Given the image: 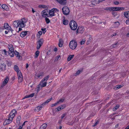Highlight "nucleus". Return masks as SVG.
Returning a JSON list of instances; mask_svg holds the SVG:
<instances>
[{
	"mask_svg": "<svg viewBox=\"0 0 129 129\" xmlns=\"http://www.w3.org/2000/svg\"><path fill=\"white\" fill-rule=\"evenodd\" d=\"M43 42V40L41 39L37 42V48L38 50L41 47L42 45Z\"/></svg>",
	"mask_w": 129,
	"mask_h": 129,
	"instance_id": "obj_7",
	"label": "nucleus"
},
{
	"mask_svg": "<svg viewBox=\"0 0 129 129\" xmlns=\"http://www.w3.org/2000/svg\"><path fill=\"white\" fill-rule=\"evenodd\" d=\"M14 69L17 72H17H20L19 69L18 67L16 65H15L14 66Z\"/></svg>",
	"mask_w": 129,
	"mask_h": 129,
	"instance_id": "obj_27",
	"label": "nucleus"
},
{
	"mask_svg": "<svg viewBox=\"0 0 129 129\" xmlns=\"http://www.w3.org/2000/svg\"><path fill=\"white\" fill-rule=\"evenodd\" d=\"M39 8H44L46 7V6L43 5H41L39 6Z\"/></svg>",
	"mask_w": 129,
	"mask_h": 129,
	"instance_id": "obj_44",
	"label": "nucleus"
},
{
	"mask_svg": "<svg viewBox=\"0 0 129 129\" xmlns=\"http://www.w3.org/2000/svg\"><path fill=\"white\" fill-rule=\"evenodd\" d=\"M77 46V42L75 40L71 41L69 44V46L70 48L72 49H75Z\"/></svg>",
	"mask_w": 129,
	"mask_h": 129,
	"instance_id": "obj_3",
	"label": "nucleus"
},
{
	"mask_svg": "<svg viewBox=\"0 0 129 129\" xmlns=\"http://www.w3.org/2000/svg\"><path fill=\"white\" fill-rule=\"evenodd\" d=\"M28 66H29L28 64V63H27L26 64V68H27L28 67Z\"/></svg>",
	"mask_w": 129,
	"mask_h": 129,
	"instance_id": "obj_61",
	"label": "nucleus"
},
{
	"mask_svg": "<svg viewBox=\"0 0 129 129\" xmlns=\"http://www.w3.org/2000/svg\"><path fill=\"white\" fill-rule=\"evenodd\" d=\"M47 126V124L44 123L40 127L39 129H45Z\"/></svg>",
	"mask_w": 129,
	"mask_h": 129,
	"instance_id": "obj_25",
	"label": "nucleus"
},
{
	"mask_svg": "<svg viewBox=\"0 0 129 129\" xmlns=\"http://www.w3.org/2000/svg\"><path fill=\"white\" fill-rule=\"evenodd\" d=\"M64 100V98L61 99L59 100L58 101V102H57V103L58 104V103H62L63 102Z\"/></svg>",
	"mask_w": 129,
	"mask_h": 129,
	"instance_id": "obj_38",
	"label": "nucleus"
},
{
	"mask_svg": "<svg viewBox=\"0 0 129 129\" xmlns=\"http://www.w3.org/2000/svg\"><path fill=\"white\" fill-rule=\"evenodd\" d=\"M2 7L3 9L6 11H8L9 10L8 7L5 4H3L2 6Z\"/></svg>",
	"mask_w": 129,
	"mask_h": 129,
	"instance_id": "obj_19",
	"label": "nucleus"
},
{
	"mask_svg": "<svg viewBox=\"0 0 129 129\" xmlns=\"http://www.w3.org/2000/svg\"><path fill=\"white\" fill-rule=\"evenodd\" d=\"M27 32L26 31L22 32L20 34V36L22 38L24 37L26 35Z\"/></svg>",
	"mask_w": 129,
	"mask_h": 129,
	"instance_id": "obj_20",
	"label": "nucleus"
},
{
	"mask_svg": "<svg viewBox=\"0 0 129 129\" xmlns=\"http://www.w3.org/2000/svg\"><path fill=\"white\" fill-rule=\"evenodd\" d=\"M40 53V52L39 51H37L35 53V58H36L38 57Z\"/></svg>",
	"mask_w": 129,
	"mask_h": 129,
	"instance_id": "obj_35",
	"label": "nucleus"
},
{
	"mask_svg": "<svg viewBox=\"0 0 129 129\" xmlns=\"http://www.w3.org/2000/svg\"><path fill=\"white\" fill-rule=\"evenodd\" d=\"M58 103H56L55 104H52L51 105V107H53L54 106H56V105H57Z\"/></svg>",
	"mask_w": 129,
	"mask_h": 129,
	"instance_id": "obj_57",
	"label": "nucleus"
},
{
	"mask_svg": "<svg viewBox=\"0 0 129 129\" xmlns=\"http://www.w3.org/2000/svg\"><path fill=\"white\" fill-rule=\"evenodd\" d=\"M3 51L4 52V53L5 54H7V52H6L5 50H3Z\"/></svg>",
	"mask_w": 129,
	"mask_h": 129,
	"instance_id": "obj_58",
	"label": "nucleus"
},
{
	"mask_svg": "<svg viewBox=\"0 0 129 129\" xmlns=\"http://www.w3.org/2000/svg\"><path fill=\"white\" fill-rule=\"evenodd\" d=\"M43 42V40L41 39L37 42V48L38 50L41 47L42 45Z\"/></svg>",
	"mask_w": 129,
	"mask_h": 129,
	"instance_id": "obj_8",
	"label": "nucleus"
},
{
	"mask_svg": "<svg viewBox=\"0 0 129 129\" xmlns=\"http://www.w3.org/2000/svg\"><path fill=\"white\" fill-rule=\"evenodd\" d=\"M21 117L20 116H18L17 118V122H19L21 120Z\"/></svg>",
	"mask_w": 129,
	"mask_h": 129,
	"instance_id": "obj_40",
	"label": "nucleus"
},
{
	"mask_svg": "<svg viewBox=\"0 0 129 129\" xmlns=\"http://www.w3.org/2000/svg\"><path fill=\"white\" fill-rule=\"evenodd\" d=\"M105 10L107 11L109 10L111 11H112V7L106 8L105 9Z\"/></svg>",
	"mask_w": 129,
	"mask_h": 129,
	"instance_id": "obj_46",
	"label": "nucleus"
},
{
	"mask_svg": "<svg viewBox=\"0 0 129 129\" xmlns=\"http://www.w3.org/2000/svg\"><path fill=\"white\" fill-rule=\"evenodd\" d=\"M9 52H11V51H14V48L13 46L12 45H11L9 46Z\"/></svg>",
	"mask_w": 129,
	"mask_h": 129,
	"instance_id": "obj_29",
	"label": "nucleus"
},
{
	"mask_svg": "<svg viewBox=\"0 0 129 129\" xmlns=\"http://www.w3.org/2000/svg\"><path fill=\"white\" fill-rule=\"evenodd\" d=\"M68 21L66 20H64L63 21V24L65 25H67L68 24Z\"/></svg>",
	"mask_w": 129,
	"mask_h": 129,
	"instance_id": "obj_37",
	"label": "nucleus"
},
{
	"mask_svg": "<svg viewBox=\"0 0 129 129\" xmlns=\"http://www.w3.org/2000/svg\"><path fill=\"white\" fill-rule=\"evenodd\" d=\"M47 82L44 81L43 80L41 81L40 83L39 84V85L43 87L45 86L46 85Z\"/></svg>",
	"mask_w": 129,
	"mask_h": 129,
	"instance_id": "obj_15",
	"label": "nucleus"
},
{
	"mask_svg": "<svg viewBox=\"0 0 129 129\" xmlns=\"http://www.w3.org/2000/svg\"><path fill=\"white\" fill-rule=\"evenodd\" d=\"M60 56H57L55 58L54 61L56 62L59 59V58H60Z\"/></svg>",
	"mask_w": 129,
	"mask_h": 129,
	"instance_id": "obj_48",
	"label": "nucleus"
},
{
	"mask_svg": "<svg viewBox=\"0 0 129 129\" xmlns=\"http://www.w3.org/2000/svg\"><path fill=\"white\" fill-rule=\"evenodd\" d=\"M99 123V121H96L95 123H94V124L93 125V127H94L95 126H96Z\"/></svg>",
	"mask_w": 129,
	"mask_h": 129,
	"instance_id": "obj_53",
	"label": "nucleus"
},
{
	"mask_svg": "<svg viewBox=\"0 0 129 129\" xmlns=\"http://www.w3.org/2000/svg\"><path fill=\"white\" fill-rule=\"evenodd\" d=\"M69 25L71 29L72 30H76L77 27V23L74 20L71 21Z\"/></svg>",
	"mask_w": 129,
	"mask_h": 129,
	"instance_id": "obj_4",
	"label": "nucleus"
},
{
	"mask_svg": "<svg viewBox=\"0 0 129 129\" xmlns=\"http://www.w3.org/2000/svg\"><path fill=\"white\" fill-rule=\"evenodd\" d=\"M119 107V106L118 105H116V106L115 107L113 108V110L114 111H115L116 110H117Z\"/></svg>",
	"mask_w": 129,
	"mask_h": 129,
	"instance_id": "obj_36",
	"label": "nucleus"
},
{
	"mask_svg": "<svg viewBox=\"0 0 129 129\" xmlns=\"http://www.w3.org/2000/svg\"><path fill=\"white\" fill-rule=\"evenodd\" d=\"M42 31H39L37 34V37L38 38H40V36L42 35Z\"/></svg>",
	"mask_w": 129,
	"mask_h": 129,
	"instance_id": "obj_32",
	"label": "nucleus"
},
{
	"mask_svg": "<svg viewBox=\"0 0 129 129\" xmlns=\"http://www.w3.org/2000/svg\"><path fill=\"white\" fill-rule=\"evenodd\" d=\"M74 56V55H71L69 56L68 58V60L70 61L73 58Z\"/></svg>",
	"mask_w": 129,
	"mask_h": 129,
	"instance_id": "obj_30",
	"label": "nucleus"
},
{
	"mask_svg": "<svg viewBox=\"0 0 129 129\" xmlns=\"http://www.w3.org/2000/svg\"><path fill=\"white\" fill-rule=\"evenodd\" d=\"M63 41L62 39H60L59 40V43L58 44V46L59 47H61L63 45Z\"/></svg>",
	"mask_w": 129,
	"mask_h": 129,
	"instance_id": "obj_28",
	"label": "nucleus"
},
{
	"mask_svg": "<svg viewBox=\"0 0 129 129\" xmlns=\"http://www.w3.org/2000/svg\"><path fill=\"white\" fill-rule=\"evenodd\" d=\"M118 43L117 42L115 43L112 46L113 48H115L117 47V46L118 45Z\"/></svg>",
	"mask_w": 129,
	"mask_h": 129,
	"instance_id": "obj_45",
	"label": "nucleus"
},
{
	"mask_svg": "<svg viewBox=\"0 0 129 129\" xmlns=\"http://www.w3.org/2000/svg\"><path fill=\"white\" fill-rule=\"evenodd\" d=\"M125 129H129V125L127 126L126 127Z\"/></svg>",
	"mask_w": 129,
	"mask_h": 129,
	"instance_id": "obj_64",
	"label": "nucleus"
},
{
	"mask_svg": "<svg viewBox=\"0 0 129 129\" xmlns=\"http://www.w3.org/2000/svg\"><path fill=\"white\" fill-rule=\"evenodd\" d=\"M59 11L56 9H53L49 11V14L50 16H54L55 15L54 14L55 12H58Z\"/></svg>",
	"mask_w": 129,
	"mask_h": 129,
	"instance_id": "obj_10",
	"label": "nucleus"
},
{
	"mask_svg": "<svg viewBox=\"0 0 129 129\" xmlns=\"http://www.w3.org/2000/svg\"><path fill=\"white\" fill-rule=\"evenodd\" d=\"M60 5H65L67 3L66 0H56Z\"/></svg>",
	"mask_w": 129,
	"mask_h": 129,
	"instance_id": "obj_13",
	"label": "nucleus"
},
{
	"mask_svg": "<svg viewBox=\"0 0 129 129\" xmlns=\"http://www.w3.org/2000/svg\"><path fill=\"white\" fill-rule=\"evenodd\" d=\"M32 11L33 13H34L35 12V11L33 8H32Z\"/></svg>",
	"mask_w": 129,
	"mask_h": 129,
	"instance_id": "obj_62",
	"label": "nucleus"
},
{
	"mask_svg": "<svg viewBox=\"0 0 129 129\" xmlns=\"http://www.w3.org/2000/svg\"><path fill=\"white\" fill-rule=\"evenodd\" d=\"M43 76V73H41L38 74L37 76L38 78H42V77Z\"/></svg>",
	"mask_w": 129,
	"mask_h": 129,
	"instance_id": "obj_39",
	"label": "nucleus"
},
{
	"mask_svg": "<svg viewBox=\"0 0 129 129\" xmlns=\"http://www.w3.org/2000/svg\"><path fill=\"white\" fill-rule=\"evenodd\" d=\"M66 107L65 105L64 104L60 106L59 107H58L56 109H57V110L58 111H59L63 109H64Z\"/></svg>",
	"mask_w": 129,
	"mask_h": 129,
	"instance_id": "obj_16",
	"label": "nucleus"
},
{
	"mask_svg": "<svg viewBox=\"0 0 129 129\" xmlns=\"http://www.w3.org/2000/svg\"><path fill=\"white\" fill-rule=\"evenodd\" d=\"M16 114V111L15 110H14L12 111L8 116V118L11 119L12 121L13 118L15 116Z\"/></svg>",
	"mask_w": 129,
	"mask_h": 129,
	"instance_id": "obj_5",
	"label": "nucleus"
},
{
	"mask_svg": "<svg viewBox=\"0 0 129 129\" xmlns=\"http://www.w3.org/2000/svg\"><path fill=\"white\" fill-rule=\"evenodd\" d=\"M124 9V7H112V11H113L123 10Z\"/></svg>",
	"mask_w": 129,
	"mask_h": 129,
	"instance_id": "obj_11",
	"label": "nucleus"
},
{
	"mask_svg": "<svg viewBox=\"0 0 129 129\" xmlns=\"http://www.w3.org/2000/svg\"><path fill=\"white\" fill-rule=\"evenodd\" d=\"M112 13L113 15H114V16H115V15H116V14H117L116 13L114 12V11L112 12Z\"/></svg>",
	"mask_w": 129,
	"mask_h": 129,
	"instance_id": "obj_55",
	"label": "nucleus"
},
{
	"mask_svg": "<svg viewBox=\"0 0 129 129\" xmlns=\"http://www.w3.org/2000/svg\"><path fill=\"white\" fill-rule=\"evenodd\" d=\"M12 121L10 119L8 118L6 120L4 123L3 125H6L7 124H9L10 123L12 122Z\"/></svg>",
	"mask_w": 129,
	"mask_h": 129,
	"instance_id": "obj_14",
	"label": "nucleus"
},
{
	"mask_svg": "<svg viewBox=\"0 0 129 129\" xmlns=\"http://www.w3.org/2000/svg\"><path fill=\"white\" fill-rule=\"evenodd\" d=\"M41 30L43 31V33L44 34H45V33L46 32V28H42Z\"/></svg>",
	"mask_w": 129,
	"mask_h": 129,
	"instance_id": "obj_47",
	"label": "nucleus"
},
{
	"mask_svg": "<svg viewBox=\"0 0 129 129\" xmlns=\"http://www.w3.org/2000/svg\"><path fill=\"white\" fill-rule=\"evenodd\" d=\"M49 77V76L48 75L46 77H44L43 80L44 81H46L48 79Z\"/></svg>",
	"mask_w": 129,
	"mask_h": 129,
	"instance_id": "obj_42",
	"label": "nucleus"
},
{
	"mask_svg": "<svg viewBox=\"0 0 129 129\" xmlns=\"http://www.w3.org/2000/svg\"><path fill=\"white\" fill-rule=\"evenodd\" d=\"M26 22L25 19L24 18L20 20H16L13 22V25L14 27L17 28L18 26L23 28L25 26V23Z\"/></svg>",
	"mask_w": 129,
	"mask_h": 129,
	"instance_id": "obj_1",
	"label": "nucleus"
},
{
	"mask_svg": "<svg viewBox=\"0 0 129 129\" xmlns=\"http://www.w3.org/2000/svg\"><path fill=\"white\" fill-rule=\"evenodd\" d=\"M43 87L40 85H39V84L37 86V91L38 92L39 91L40 89H41Z\"/></svg>",
	"mask_w": 129,
	"mask_h": 129,
	"instance_id": "obj_34",
	"label": "nucleus"
},
{
	"mask_svg": "<svg viewBox=\"0 0 129 129\" xmlns=\"http://www.w3.org/2000/svg\"><path fill=\"white\" fill-rule=\"evenodd\" d=\"M6 64H0V69L2 70H4L5 69Z\"/></svg>",
	"mask_w": 129,
	"mask_h": 129,
	"instance_id": "obj_22",
	"label": "nucleus"
},
{
	"mask_svg": "<svg viewBox=\"0 0 129 129\" xmlns=\"http://www.w3.org/2000/svg\"><path fill=\"white\" fill-rule=\"evenodd\" d=\"M63 14L66 15H68L70 12L69 8L67 6H64L62 9Z\"/></svg>",
	"mask_w": 129,
	"mask_h": 129,
	"instance_id": "obj_6",
	"label": "nucleus"
},
{
	"mask_svg": "<svg viewBox=\"0 0 129 129\" xmlns=\"http://www.w3.org/2000/svg\"><path fill=\"white\" fill-rule=\"evenodd\" d=\"M15 54V55L19 59H21V57L20 56V54H19V53L15 51V52L14 54Z\"/></svg>",
	"mask_w": 129,
	"mask_h": 129,
	"instance_id": "obj_23",
	"label": "nucleus"
},
{
	"mask_svg": "<svg viewBox=\"0 0 129 129\" xmlns=\"http://www.w3.org/2000/svg\"><path fill=\"white\" fill-rule=\"evenodd\" d=\"M52 99V98H51L48 99L45 102L43 103L40 105L36 107L35 108V110L37 112L39 111L40 110L42 109Z\"/></svg>",
	"mask_w": 129,
	"mask_h": 129,
	"instance_id": "obj_2",
	"label": "nucleus"
},
{
	"mask_svg": "<svg viewBox=\"0 0 129 129\" xmlns=\"http://www.w3.org/2000/svg\"><path fill=\"white\" fill-rule=\"evenodd\" d=\"M117 35V34L116 33L114 34H113L111 35L112 37H113V36H115Z\"/></svg>",
	"mask_w": 129,
	"mask_h": 129,
	"instance_id": "obj_63",
	"label": "nucleus"
},
{
	"mask_svg": "<svg viewBox=\"0 0 129 129\" xmlns=\"http://www.w3.org/2000/svg\"><path fill=\"white\" fill-rule=\"evenodd\" d=\"M126 23L127 24H129V19L126 20Z\"/></svg>",
	"mask_w": 129,
	"mask_h": 129,
	"instance_id": "obj_56",
	"label": "nucleus"
},
{
	"mask_svg": "<svg viewBox=\"0 0 129 129\" xmlns=\"http://www.w3.org/2000/svg\"><path fill=\"white\" fill-rule=\"evenodd\" d=\"M92 40V38L90 37L87 40V44H89V43L91 42Z\"/></svg>",
	"mask_w": 129,
	"mask_h": 129,
	"instance_id": "obj_41",
	"label": "nucleus"
},
{
	"mask_svg": "<svg viewBox=\"0 0 129 129\" xmlns=\"http://www.w3.org/2000/svg\"><path fill=\"white\" fill-rule=\"evenodd\" d=\"M84 30L83 27L82 26H79L77 30V33H82Z\"/></svg>",
	"mask_w": 129,
	"mask_h": 129,
	"instance_id": "obj_12",
	"label": "nucleus"
},
{
	"mask_svg": "<svg viewBox=\"0 0 129 129\" xmlns=\"http://www.w3.org/2000/svg\"><path fill=\"white\" fill-rule=\"evenodd\" d=\"M124 15L127 18L129 19V11H126L124 12Z\"/></svg>",
	"mask_w": 129,
	"mask_h": 129,
	"instance_id": "obj_24",
	"label": "nucleus"
},
{
	"mask_svg": "<svg viewBox=\"0 0 129 129\" xmlns=\"http://www.w3.org/2000/svg\"><path fill=\"white\" fill-rule=\"evenodd\" d=\"M122 86L120 85H117L114 87V89H118L122 87Z\"/></svg>",
	"mask_w": 129,
	"mask_h": 129,
	"instance_id": "obj_33",
	"label": "nucleus"
},
{
	"mask_svg": "<svg viewBox=\"0 0 129 129\" xmlns=\"http://www.w3.org/2000/svg\"><path fill=\"white\" fill-rule=\"evenodd\" d=\"M18 77V81L19 82H21L23 81V76L21 72L17 73Z\"/></svg>",
	"mask_w": 129,
	"mask_h": 129,
	"instance_id": "obj_9",
	"label": "nucleus"
},
{
	"mask_svg": "<svg viewBox=\"0 0 129 129\" xmlns=\"http://www.w3.org/2000/svg\"><path fill=\"white\" fill-rule=\"evenodd\" d=\"M94 2L96 4H99L100 2H101L99 0H94Z\"/></svg>",
	"mask_w": 129,
	"mask_h": 129,
	"instance_id": "obj_50",
	"label": "nucleus"
},
{
	"mask_svg": "<svg viewBox=\"0 0 129 129\" xmlns=\"http://www.w3.org/2000/svg\"><path fill=\"white\" fill-rule=\"evenodd\" d=\"M114 4L115 5H118L119 4V3L117 1H115L113 2Z\"/></svg>",
	"mask_w": 129,
	"mask_h": 129,
	"instance_id": "obj_52",
	"label": "nucleus"
},
{
	"mask_svg": "<svg viewBox=\"0 0 129 129\" xmlns=\"http://www.w3.org/2000/svg\"><path fill=\"white\" fill-rule=\"evenodd\" d=\"M9 80V79L8 77H6L4 81L3 82V84L4 85H5L7 83Z\"/></svg>",
	"mask_w": 129,
	"mask_h": 129,
	"instance_id": "obj_21",
	"label": "nucleus"
},
{
	"mask_svg": "<svg viewBox=\"0 0 129 129\" xmlns=\"http://www.w3.org/2000/svg\"><path fill=\"white\" fill-rule=\"evenodd\" d=\"M57 50V48L55 47L54 49V50L55 51H56Z\"/></svg>",
	"mask_w": 129,
	"mask_h": 129,
	"instance_id": "obj_59",
	"label": "nucleus"
},
{
	"mask_svg": "<svg viewBox=\"0 0 129 129\" xmlns=\"http://www.w3.org/2000/svg\"><path fill=\"white\" fill-rule=\"evenodd\" d=\"M34 95L35 93H33L29 95H26L23 98V99L29 98V97H32L34 96Z\"/></svg>",
	"mask_w": 129,
	"mask_h": 129,
	"instance_id": "obj_26",
	"label": "nucleus"
},
{
	"mask_svg": "<svg viewBox=\"0 0 129 129\" xmlns=\"http://www.w3.org/2000/svg\"><path fill=\"white\" fill-rule=\"evenodd\" d=\"M85 40H82L80 42V44L81 45L83 44L85 41Z\"/></svg>",
	"mask_w": 129,
	"mask_h": 129,
	"instance_id": "obj_51",
	"label": "nucleus"
},
{
	"mask_svg": "<svg viewBox=\"0 0 129 129\" xmlns=\"http://www.w3.org/2000/svg\"><path fill=\"white\" fill-rule=\"evenodd\" d=\"M45 20L47 24H48L50 23V21L49 18L46 17L45 18Z\"/></svg>",
	"mask_w": 129,
	"mask_h": 129,
	"instance_id": "obj_43",
	"label": "nucleus"
},
{
	"mask_svg": "<svg viewBox=\"0 0 129 129\" xmlns=\"http://www.w3.org/2000/svg\"><path fill=\"white\" fill-rule=\"evenodd\" d=\"M115 23L117 25H119V23L118 22H115Z\"/></svg>",
	"mask_w": 129,
	"mask_h": 129,
	"instance_id": "obj_60",
	"label": "nucleus"
},
{
	"mask_svg": "<svg viewBox=\"0 0 129 129\" xmlns=\"http://www.w3.org/2000/svg\"><path fill=\"white\" fill-rule=\"evenodd\" d=\"M41 14H42V16L44 17H46L48 15L46 11L45 10H43Z\"/></svg>",
	"mask_w": 129,
	"mask_h": 129,
	"instance_id": "obj_18",
	"label": "nucleus"
},
{
	"mask_svg": "<svg viewBox=\"0 0 129 129\" xmlns=\"http://www.w3.org/2000/svg\"><path fill=\"white\" fill-rule=\"evenodd\" d=\"M67 114L66 113H65L62 114L61 116V118L62 119Z\"/></svg>",
	"mask_w": 129,
	"mask_h": 129,
	"instance_id": "obj_49",
	"label": "nucleus"
},
{
	"mask_svg": "<svg viewBox=\"0 0 129 129\" xmlns=\"http://www.w3.org/2000/svg\"><path fill=\"white\" fill-rule=\"evenodd\" d=\"M14 51H11L8 52L9 55L11 57H13L14 55Z\"/></svg>",
	"mask_w": 129,
	"mask_h": 129,
	"instance_id": "obj_31",
	"label": "nucleus"
},
{
	"mask_svg": "<svg viewBox=\"0 0 129 129\" xmlns=\"http://www.w3.org/2000/svg\"><path fill=\"white\" fill-rule=\"evenodd\" d=\"M81 72V71L80 70H78L77 71V72L76 73V75H77L79 74Z\"/></svg>",
	"mask_w": 129,
	"mask_h": 129,
	"instance_id": "obj_54",
	"label": "nucleus"
},
{
	"mask_svg": "<svg viewBox=\"0 0 129 129\" xmlns=\"http://www.w3.org/2000/svg\"><path fill=\"white\" fill-rule=\"evenodd\" d=\"M4 26L5 29H6L10 30L11 28V27L9 26V25L7 23H5Z\"/></svg>",
	"mask_w": 129,
	"mask_h": 129,
	"instance_id": "obj_17",
	"label": "nucleus"
}]
</instances>
